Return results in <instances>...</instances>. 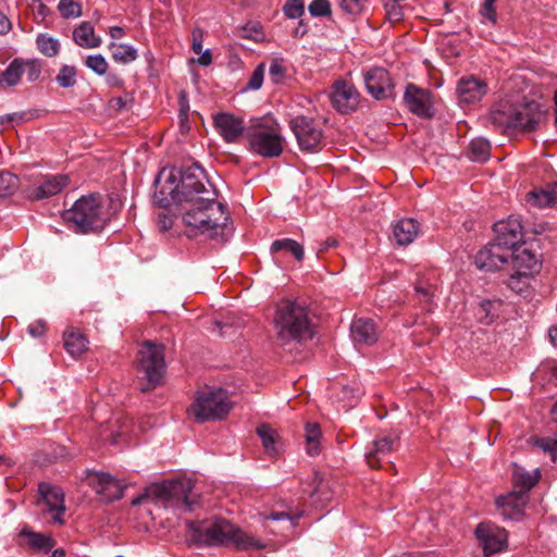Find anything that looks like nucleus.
<instances>
[{
    "mask_svg": "<svg viewBox=\"0 0 557 557\" xmlns=\"http://www.w3.org/2000/svg\"><path fill=\"white\" fill-rule=\"evenodd\" d=\"M187 527L190 539L201 545L231 547L237 550H258L264 547L260 540L221 517L189 521Z\"/></svg>",
    "mask_w": 557,
    "mask_h": 557,
    "instance_id": "obj_1",
    "label": "nucleus"
},
{
    "mask_svg": "<svg viewBox=\"0 0 557 557\" xmlns=\"http://www.w3.org/2000/svg\"><path fill=\"white\" fill-rule=\"evenodd\" d=\"M275 341L281 347L304 343L313 337V325L305 302L284 299L276 306L274 315Z\"/></svg>",
    "mask_w": 557,
    "mask_h": 557,
    "instance_id": "obj_2",
    "label": "nucleus"
},
{
    "mask_svg": "<svg viewBox=\"0 0 557 557\" xmlns=\"http://www.w3.org/2000/svg\"><path fill=\"white\" fill-rule=\"evenodd\" d=\"M187 205L189 208L184 211L183 221L188 227V236L208 233L213 239L219 236L224 239L223 231L230 221L225 205L218 202L215 197L200 198Z\"/></svg>",
    "mask_w": 557,
    "mask_h": 557,
    "instance_id": "obj_3",
    "label": "nucleus"
},
{
    "mask_svg": "<svg viewBox=\"0 0 557 557\" xmlns=\"http://www.w3.org/2000/svg\"><path fill=\"white\" fill-rule=\"evenodd\" d=\"M194 482L191 479H178L164 481L150 485L146 492L135 497L132 506H139L147 498L161 500L164 506H171L183 511H193L198 506V497L194 495Z\"/></svg>",
    "mask_w": 557,
    "mask_h": 557,
    "instance_id": "obj_4",
    "label": "nucleus"
},
{
    "mask_svg": "<svg viewBox=\"0 0 557 557\" xmlns=\"http://www.w3.org/2000/svg\"><path fill=\"white\" fill-rule=\"evenodd\" d=\"M63 219L73 224L74 231L81 234L99 232L104 228L108 221L96 195L76 200L73 207L63 213Z\"/></svg>",
    "mask_w": 557,
    "mask_h": 557,
    "instance_id": "obj_5",
    "label": "nucleus"
},
{
    "mask_svg": "<svg viewBox=\"0 0 557 557\" xmlns=\"http://www.w3.org/2000/svg\"><path fill=\"white\" fill-rule=\"evenodd\" d=\"M173 171L177 176L176 193L182 205L195 202L200 198L216 197L215 190L210 187L205 170L197 163L173 169Z\"/></svg>",
    "mask_w": 557,
    "mask_h": 557,
    "instance_id": "obj_6",
    "label": "nucleus"
},
{
    "mask_svg": "<svg viewBox=\"0 0 557 557\" xmlns=\"http://www.w3.org/2000/svg\"><path fill=\"white\" fill-rule=\"evenodd\" d=\"M232 408L228 394L223 388H206L197 392L189 413L199 423L223 419Z\"/></svg>",
    "mask_w": 557,
    "mask_h": 557,
    "instance_id": "obj_7",
    "label": "nucleus"
},
{
    "mask_svg": "<svg viewBox=\"0 0 557 557\" xmlns=\"http://www.w3.org/2000/svg\"><path fill=\"white\" fill-rule=\"evenodd\" d=\"M137 368L147 380V383L140 387L141 392H147L159 385L165 371L164 347L145 342L138 351Z\"/></svg>",
    "mask_w": 557,
    "mask_h": 557,
    "instance_id": "obj_8",
    "label": "nucleus"
},
{
    "mask_svg": "<svg viewBox=\"0 0 557 557\" xmlns=\"http://www.w3.org/2000/svg\"><path fill=\"white\" fill-rule=\"evenodd\" d=\"M284 138L276 122L263 121L249 134L250 150L263 158H276L283 151Z\"/></svg>",
    "mask_w": 557,
    "mask_h": 557,
    "instance_id": "obj_9",
    "label": "nucleus"
},
{
    "mask_svg": "<svg viewBox=\"0 0 557 557\" xmlns=\"http://www.w3.org/2000/svg\"><path fill=\"white\" fill-rule=\"evenodd\" d=\"M289 128L301 151L315 153L322 150L323 131L313 117L296 115L289 120Z\"/></svg>",
    "mask_w": 557,
    "mask_h": 557,
    "instance_id": "obj_10",
    "label": "nucleus"
},
{
    "mask_svg": "<svg viewBox=\"0 0 557 557\" xmlns=\"http://www.w3.org/2000/svg\"><path fill=\"white\" fill-rule=\"evenodd\" d=\"M87 484L99 494L103 500L111 503L119 500L124 495L125 486L115 478L106 472L86 471Z\"/></svg>",
    "mask_w": 557,
    "mask_h": 557,
    "instance_id": "obj_11",
    "label": "nucleus"
},
{
    "mask_svg": "<svg viewBox=\"0 0 557 557\" xmlns=\"http://www.w3.org/2000/svg\"><path fill=\"white\" fill-rule=\"evenodd\" d=\"M329 97L332 107L341 114L356 111L360 102V94L356 87L343 79L332 84Z\"/></svg>",
    "mask_w": 557,
    "mask_h": 557,
    "instance_id": "obj_12",
    "label": "nucleus"
},
{
    "mask_svg": "<svg viewBox=\"0 0 557 557\" xmlns=\"http://www.w3.org/2000/svg\"><path fill=\"white\" fill-rule=\"evenodd\" d=\"M404 102L412 114L421 119H431L434 115V99L429 89L409 84L404 94Z\"/></svg>",
    "mask_w": 557,
    "mask_h": 557,
    "instance_id": "obj_13",
    "label": "nucleus"
},
{
    "mask_svg": "<svg viewBox=\"0 0 557 557\" xmlns=\"http://www.w3.org/2000/svg\"><path fill=\"white\" fill-rule=\"evenodd\" d=\"M509 257H512V250L493 240L476 253L475 264L481 270H500L509 263Z\"/></svg>",
    "mask_w": 557,
    "mask_h": 557,
    "instance_id": "obj_14",
    "label": "nucleus"
},
{
    "mask_svg": "<svg viewBox=\"0 0 557 557\" xmlns=\"http://www.w3.org/2000/svg\"><path fill=\"white\" fill-rule=\"evenodd\" d=\"M493 230L494 240L505 248L512 250L522 242V225L518 218L510 216L508 220L498 221L494 224Z\"/></svg>",
    "mask_w": 557,
    "mask_h": 557,
    "instance_id": "obj_15",
    "label": "nucleus"
},
{
    "mask_svg": "<svg viewBox=\"0 0 557 557\" xmlns=\"http://www.w3.org/2000/svg\"><path fill=\"white\" fill-rule=\"evenodd\" d=\"M475 535L486 556L500 552L507 543L506 530L488 523H480L475 529Z\"/></svg>",
    "mask_w": 557,
    "mask_h": 557,
    "instance_id": "obj_16",
    "label": "nucleus"
},
{
    "mask_svg": "<svg viewBox=\"0 0 557 557\" xmlns=\"http://www.w3.org/2000/svg\"><path fill=\"white\" fill-rule=\"evenodd\" d=\"M486 92V83L473 75L460 78L456 88L459 101L467 104L480 101Z\"/></svg>",
    "mask_w": 557,
    "mask_h": 557,
    "instance_id": "obj_17",
    "label": "nucleus"
},
{
    "mask_svg": "<svg viewBox=\"0 0 557 557\" xmlns=\"http://www.w3.org/2000/svg\"><path fill=\"white\" fill-rule=\"evenodd\" d=\"M366 88L375 99H384L392 89L389 74L383 67H374L363 75Z\"/></svg>",
    "mask_w": 557,
    "mask_h": 557,
    "instance_id": "obj_18",
    "label": "nucleus"
},
{
    "mask_svg": "<svg viewBox=\"0 0 557 557\" xmlns=\"http://www.w3.org/2000/svg\"><path fill=\"white\" fill-rule=\"evenodd\" d=\"M70 177L65 174L48 175L40 183L28 189V197L34 200L50 198L59 194L67 184Z\"/></svg>",
    "mask_w": 557,
    "mask_h": 557,
    "instance_id": "obj_19",
    "label": "nucleus"
},
{
    "mask_svg": "<svg viewBox=\"0 0 557 557\" xmlns=\"http://www.w3.org/2000/svg\"><path fill=\"white\" fill-rule=\"evenodd\" d=\"M528 500V495L523 492L512 491L511 493L499 496L496 505L504 519L520 520L523 516V509Z\"/></svg>",
    "mask_w": 557,
    "mask_h": 557,
    "instance_id": "obj_20",
    "label": "nucleus"
},
{
    "mask_svg": "<svg viewBox=\"0 0 557 557\" xmlns=\"http://www.w3.org/2000/svg\"><path fill=\"white\" fill-rule=\"evenodd\" d=\"M214 126L227 143H236L245 129L244 121L240 117L224 112L214 116Z\"/></svg>",
    "mask_w": 557,
    "mask_h": 557,
    "instance_id": "obj_21",
    "label": "nucleus"
},
{
    "mask_svg": "<svg viewBox=\"0 0 557 557\" xmlns=\"http://www.w3.org/2000/svg\"><path fill=\"white\" fill-rule=\"evenodd\" d=\"M398 448V440L392 436H383L372 442V446L366 453V459L371 468L381 467L393 451Z\"/></svg>",
    "mask_w": 557,
    "mask_h": 557,
    "instance_id": "obj_22",
    "label": "nucleus"
},
{
    "mask_svg": "<svg viewBox=\"0 0 557 557\" xmlns=\"http://www.w3.org/2000/svg\"><path fill=\"white\" fill-rule=\"evenodd\" d=\"M350 336L355 344L370 346L377 341L379 331L372 319L359 318L350 325Z\"/></svg>",
    "mask_w": 557,
    "mask_h": 557,
    "instance_id": "obj_23",
    "label": "nucleus"
},
{
    "mask_svg": "<svg viewBox=\"0 0 557 557\" xmlns=\"http://www.w3.org/2000/svg\"><path fill=\"white\" fill-rule=\"evenodd\" d=\"M511 271H521L523 274L533 275L540 270V262L535 253L530 249H512V257H509Z\"/></svg>",
    "mask_w": 557,
    "mask_h": 557,
    "instance_id": "obj_24",
    "label": "nucleus"
},
{
    "mask_svg": "<svg viewBox=\"0 0 557 557\" xmlns=\"http://www.w3.org/2000/svg\"><path fill=\"white\" fill-rule=\"evenodd\" d=\"M39 493L41 494L44 500L46 502L49 510L55 511L53 520L55 522L62 523L63 520L61 519L60 516L65 511L64 494L62 490L58 486L41 483L39 485Z\"/></svg>",
    "mask_w": 557,
    "mask_h": 557,
    "instance_id": "obj_25",
    "label": "nucleus"
},
{
    "mask_svg": "<svg viewBox=\"0 0 557 557\" xmlns=\"http://www.w3.org/2000/svg\"><path fill=\"white\" fill-rule=\"evenodd\" d=\"M20 536L25 539V544L35 554H48L55 545L53 537L35 532L28 527L21 530Z\"/></svg>",
    "mask_w": 557,
    "mask_h": 557,
    "instance_id": "obj_26",
    "label": "nucleus"
},
{
    "mask_svg": "<svg viewBox=\"0 0 557 557\" xmlns=\"http://www.w3.org/2000/svg\"><path fill=\"white\" fill-rule=\"evenodd\" d=\"M176 180L177 176L172 170L166 182L160 187V189L156 190L153 201L160 208H169L173 203L182 205L178 201V194L176 193Z\"/></svg>",
    "mask_w": 557,
    "mask_h": 557,
    "instance_id": "obj_27",
    "label": "nucleus"
},
{
    "mask_svg": "<svg viewBox=\"0 0 557 557\" xmlns=\"http://www.w3.org/2000/svg\"><path fill=\"white\" fill-rule=\"evenodd\" d=\"M419 234V223L414 219H401L396 222L393 228V236L397 245L407 246L411 244Z\"/></svg>",
    "mask_w": 557,
    "mask_h": 557,
    "instance_id": "obj_28",
    "label": "nucleus"
},
{
    "mask_svg": "<svg viewBox=\"0 0 557 557\" xmlns=\"http://www.w3.org/2000/svg\"><path fill=\"white\" fill-rule=\"evenodd\" d=\"M76 45L83 48H97L101 45V38L95 36V29L90 22H82L73 32Z\"/></svg>",
    "mask_w": 557,
    "mask_h": 557,
    "instance_id": "obj_29",
    "label": "nucleus"
},
{
    "mask_svg": "<svg viewBox=\"0 0 557 557\" xmlns=\"http://www.w3.org/2000/svg\"><path fill=\"white\" fill-rule=\"evenodd\" d=\"M63 342L65 350L75 359L87 350V339L82 333L73 329L64 332Z\"/></svg>",
    "mask_w": 557,
    "mask_h": 557,
    "instance_id": "obj_30",
    "label": "nucleus"
},
{
    "mask_svg": "<svg viewBox=\"0 0 557 557\" xmlns=\"http://www.w3.org/2000/svg\"><path fill=\"white\" fill-rule=\"evenodd\" d=\"M528 202L539 208L555 205L557 202V184L530 191L528 195Z\"/></svg>",
    "mask_w": 557,
    "mask_h": 557,
    "instance_id": "obj_31",
    "label": "nucleus"
},
{
    "mask_svg": "<svg viewBox=\"0 0 557 557\" xmlns=\"http://www.w3.org/2000/svg\"><path fill=\"white\" fill-rule=\"evenodd\" d=\"M540 478L539 470H534L533 473L524 471L521 468H516L512 473L513 485L518 492H523L528 495V492L537 483Z\"/></svg>",
    "mask_w": 557,
    "mask_h": 557,
    "instance_id": "obj_32",
    "label": "nucleus"
},
{
    "mask_svg": "<svg viewBox=\"0 0 557 557\" xmlns=\"http://www.w3.org/2000/svg\"><path fill=\"white\" fill-rule=\"evenodd\" d=\"M286 251L295 257L297 261H302L305 257L304 247L292 238L276 239L271 245V252Z\"/></svg>",
    "mask_w": 557,
    "mask_h": 557,
    "instance_id": "obj_33",
    "label": "nucleus"
},
{
    "mask_svg": "<svg viewBox=\"0 0 557 557\" xmlns=\"http://www.w3.org/2000/svg\"><path fill=\"white\" fill-rule=\"evenodd\" d=\"M502 307V301L499 299H485L482 300L476 310V315L480 322L484 324H491L495 318L498 317L499 309Z\"/></svg>",
    "mask_w": 557,
    "mask_h": 557,
    "instance_id": "obj_34",
    "label": "nucleus"
},
{
    "mask_svg": "<svg viewBox=\"0 0 557 557\" xmlns=\"http://www.w3.org/2000/svg\"><path fill=\"white\" fill-rule=\"evenodd\" d=\"M112 59L122 64H127L135 61L138 57L137 50L129 45L111 42L109 45Z\"/></svg>",
    "mask_w": 557,
    "mask_h": 557,
    "instance_id": "obj_35",
    "label": "nucleus"
},
{
    "mask_svg": "<svg viewBox=\"0 0 557 557\" xmlns=\"http://www.w3.org/2000/svg\"><path fill=\"white\" fill-rule=\"evenodd\" d=\"M23 75V59H14L0 75V85L12 87L18 84Z\"/></svg>",
    "mask_w": 557,
    "mask_h": 557,
    "instance_id": "obj_36",
    "label": "nucleus"
},
{
    "mask_svg": "<svg viewBox=\"0 0 557 557\" xmlns=\"http://www.w3.org/2000/svg\"><path fill=\"white\" fill-rule=\"evenodd\" d=\"M491 145L484 138H475L469 144V158L474 162H485L490 159Z\"/></svg>",
    "mask_w": 557,
    "mask_h": 557,
    "instance_id": "obj_37",
    "label": "nucleus"
},
{
    "mask_svg": "<svg viewBox=\"0 0 557 557\" xmlns=\"http://www.w3.org/2000/svg\"><path fill=\"white\" fill-rule=\"evenodd\" d=\"M306 450L310 456L320 454L321 430L318 423H307L305 429Z\"/></svg>",
    "mask_w": 557,
    "mask_h": 557,
    "instance_id": "obj_38",
    "label": "nucleus"
},
{
    "mask_svg": "<svg viewBox=\"0 0 557 557\" xmlns=\"http://www.w3.org/2000/svg\"><path fill=\"white\" fill-rule=\"evenodd\" d=\"M36 45L38 50L48 58L57 57L61 48L59 39L48 34H38Z\"/></svg>",
    "mask_w": 557,
    "mask_h": 557,
    "instance_id": "obj_39",
    "label": "nucleus"
},
{
    "mask_svg": "<svg viewBox=\"0 0 557 557\" xmlns=\"http://www.w3.org/2000/svg\"><path fill=\"white\" fill-rule=\"evenodd\" d=\"M257 434L260 437L263 448L270 455L277 453L275 443L277 440V433L269 424L262 423L257 428Z\"/></svg>",
    "mask_w": 557,
    "mask_h": 557,
    "instance_id": "obj_40",
    "label": "nucleus"
},
{
    "mask_svg": "<svg viewBox=\"0 0 557 557\" xmlns=\"http://www.w3.org/2000/svg\"><path fill=\"white\" fill-rule=\"evenodd\" d=\"M513 129L533 131L537 124V119L530 113L528 109L512 110Z\"/></svg>",
    "mask_w": 557,
    "mask_h": 557,
    "instance_id": "obj_41",
    "label": "nucleus"
},
{
    "mask_svg": "<svg viewBox=\"0 0 557 557\" xmlns=\"http://www.w3.org/2000/svg\"><path fill=\"white\" fill-rule=\"evenodd\" d=\"M55 82L62 88H72L77 83V70L74 65L64 64L60 67Z\"/></svg>",
    "mask_w": 557,
    "mask_h": 557,
    "instance_id": "obj_42",
    "label": "nucleus"
},
{
    "mask_svg": "<svg viewBox=\"0 0 557 557\" xmlns=\"http://www.w3.org/2000/svg\"><path fill=\"white\" fill-rule=\"evenodd\" d=\"M532 276L528 273L523 274L521 271H512L508 277L507 285L511 290L522 294L529 287Z\"/></svg>",
    "mask_w": 557,
    "mask_h": 557,
    "instance_id": "obj_43",
    "label": "nucleus"
},
{
    "mask_svg": "<svg viewBox=\"0 0 557 557\" xmlns=\"http://www.w3.org/2000/svg\"><path fill=\"white\" fill-rule=\"evenodd\" d=\"M491 122L505 131L513 129V114L512 110L508 112L503 110H495L491 114Z\"/></svg>",
    "mask_w": 557,
    "mask_h": 557,
    "instance_id": "obj_44",
    "label": "nucleus"
},
{
    "mask_svg": "<svg viewBox=\"0 0 557 557\" xmlns=\"http://www.w3.org/2000/svg\"><path fill=\"white\" fill-rule=\"evenodd\" d=\"M84 63L89 70H91L97 75H104L109 67L106 58L100 53L88 55L85 59Z\"/></svg>",
    "mask_w": 557,
    "mask_h": 557,
    "instance_id": "obj_45",
    "label": "nucleus"
},
{
    "mask_svg": "<svg viewBox=\"0 0 557 557\" xmlns=\"http://www.w3.org/2000/svg\"><path fill=\"white\" fill-rule=\"evenodd\" d=\"M58 10L64 18L78 17L82 15L81 5L74 0H60Z\"/></svg>",
    "mask_w": 557,
    "mask_h": 557,
    "instance_id": "obj_46",
    "label": "nucleus"
},
{
    "mask_svg": "<svg viewBox=\"0 0 557 557\" xmlns=\"http://www.w3.org/2000/svg\"><path fill=\"white\" fill-rule=\"evenodd\" d=\"M18 178L10 172H0V197L11 194L17 186Z\"/></svg>",
    "mask_w": 557,
    "mask_h": 557,
    "instance_id": "obj_47",
    "label": "nucleus"
},
{
    "mask_svg": "<svg viewBox=\"0 0 557 557\" xmlns=\"http://www.w3.org/2000/svg\"><path fill=\"white\" fill-rule=\"evenodd\" d=\"M308 11L314 17L330 16L332 13L331 3L329 0H312Z\"/></svg>",
    "mask_w": 557,
    "mask_h": 557,
    "instance_id": "obj_48",
    "label": "nucleus"
},
{
    "mask_svg": "<svg viewBox=\"0 0 557 557\" xmlns=\"http://www.w3.org/2000/svg\"><path fill=\"white\" fill-rule=\"evenodd\" d=\"M41 63L36 60H23V74H26L28 82H35L41 74Z\"/></svg>",
    "mask_w": 557,
    "mask_h": 557,
    "instance_id": "obj_49",
    "label": "nucleus"
},
{
    "mask_svg": "<svg viewBox=\"0 0 557 557\" xmlns=\"http://www.w3.org/2000/svg\"><path fill=\"white\" fill-rule=\"evenodd\" d=\"M414 292L421 302H431L434 287L430 283L423 280H419L414 285Z\"/></svg>",
    "mask_w": 557,
    "mask_h": 557,
    "instance_id": "obj_50",
    "label": "nucleus"
},
{
    "mask_svg": "<svg viewBox=\"0 0 557 557\" xmlns=\"http://www.w3.org/2000/svg\"><path fill=\"white\" fill-rule=\"evenodd\" d=\"M283 12L288 18H298L305 13L302 0H287L283 7Z\"/></svg>",
    "mask_w": 557,
    "mask_h": 557,
    "instance_id": "obj_51",
    "label": "nucleus"
},
{
    "mask_svg": "<svg viewBox=\"0 0 557 557\" xmlns=\"http://www.w3.org/2000/svg\"><path fill=\"white\" fill-rule=\"evenodd\" d=\"M283 58H273L270 64L269 74L271 79L277 84L280 83L286 74V67L284 66Z\"/></svg>",
    "mask_w": 557,
    "mask_h": 557,
    "instance_id": "obj_52",
    "label": "nucleus"
},
{
    "mask_svg": "<svg viewBox=\"0 0 557 557\" xmlns=\"http://www.w3.org/2000/svg\"><path fill=\"white\" fill-rule=\"evenodd\" d=\"M264 77V64L260 63L252 72L247 85L246 89L258 90L261 88Z\"/></svg>",
    "mask_w": 557,
    "mask_h": 557,
    "instance_id": "obj_53",
    "label": "nucleus"
},
{
    "mask_svg": "<svg viewBox=\"0 0 557 557\" xmlns=\"http://www.w3.org/2000/svg\"><path fill=\"white\" fill-rule=\"evenodd\" d=\"M496 0H484L481 8V15L484 16L487 21H490L493 25L497 22V12L495 9Z\"/></svg>",
    "mask_w": 557,
    "mask_h": 557,
    "instance_id": "obj_54",
    "label": "nucleus"
},
{
    "mask_svg": "<svg viewBox=\"0 0 557 557\" xmlns=\"http://www.w3.org/2000/svg\"><path fill=\"white\" fill-rule=\"evenodd\" d=\"M339 7L349 14H359L363 10V0H337Z\"/></svg>",
    "mask_w": 557,
    "mask_h": 557,
    "instance_id": "obj_55",
    "label": "nucleus"
},
{
    "mask_svg": "<svg viewBox=\"0 0 557 557\" xmlns=\"http://www.w3.org/2000/svg\"><path fill=\"white\" fill-rule=\"evenodd\" d=\"M202 30L200 28H195L191 34V49L195 53L199 54L202 51Z\"/></svg>",
    "mask_w": 557,
    "mask_h": 557,
    "instance_id": "obj_56",
    "label": "nucleus"
},
{
    "mask_svg": "<svg viewBox=\"0 0 557 557\" xmlns=\"http://www.w3.org/2000/svg\"><path fill=\"white\" fill-rule=\"evenodd\" d=\"M131 101L127 98L114 97L110 100V107L116 111H123L131 108Z\"/></svg>",
    "mask_w": 557,
    "mask_h": 557,
    "instance_id": "obj_57",
    "label": "nucleus"
},
{
    "mask_svg": "<svg viewBox=\"0 0 557 557\" xmlns=\"http://www.w3.org/2000/svg\"><path fill=\"white\" fill-rule=\"evenodd\" d=\"M46 330V323L41 320L35 321L28 325V333L33 337H40L44 335Z\"/></svg>",
    "mask_w": 557,
    "mask_h": 557,
    "instance_id": "obj_58",
    "label": "nucleus"
},
{
    "mask_svg": "<svg viewBox=\"0 0 557 557\" xmlns=\"http://www.w3.org/2000/svg\"><path fill=\"white\" fill-rule=\"evenodd\" d=\"M173 225V219L172 216L165 214V213H160L158 215V227L161 232H166L169 231Z\"/></svg>",
    "mask_w": 557,
    "mask_h": 557,
    "instance_id": "obj_59",
    "label": "nucleus"
},
{
    "mask_svg": "<svg viewBox=\"0 0 557 557\" xmlns=\"http://www.w3.org/2000/svg\"><path fill=\"white\" fill-rule=\"evenodd\" d=\"M337 239L334 237H327L323 243L320 244V247L317 250V256L321 257L324 252L329 251L332 248L337 246Z\"/></svg>",
    "mask_w": 557,
    "mask_h": 557,
    "instance_id": "obj_60",
    "label": "nucleus"
},
{
    "mask_svg": "<svg viewBox=\"0 0 557 557\" xmlns=\"http://www.w3.org/2000/svg\"><path fill=\"white\" fill-rule=\"evenodd\" d=\"M541 447L544 451H548L553 459L557 457V440H546L541 443Z\"/></svg>",
    "mask_w": 557,
    "mask_h": 557,
    "instance_id": "obj_61",
    "label": "nucleus"
},
{
    "mask_svg": "<svg viewBox=\"0 0 557 557\" xmlns=\"http://www.w3.org/2000/svg\"><path fill=\"white\" fill-rule=\"evenodd\" d=\"M199 58L197 60V62L202 65V66H208L211 64L212 62V55H211V51L210 50H206V51H201V53H199Z\"/></svg>",
    "mask_w": 557,
    "mask_h": 557,
    "instance_id": "obj_62",
    "label": "nucleus"
},
{
    "mask_svg": "<svg viewBox=\"0 0 557 557\" xmlns=\"http://www.w3.org/2000/svg\"><path fill=\"white\" fill-rule=\"evenodd\" d=\"M11 29V22L0 12V35L7 34Z\"/></svg>",
    "mask_w": 557,
    "mask_h": 557,
    "instance_id": "obj_63",
    "label": "nucleus"
},
{
    "mask_svg": "<svg viewBox=\"0 0 557 557\" xmlns=\"http://www.w3.org/2000/svg\"><path fill=\"white\" fill-rule=\"evenodd\" d=\"M107 84L111 87H120L122 86L123 81L116 74L111 73L107 76Z\"/></svg>",
    "mask_w": 557,
    "mask_h": 557,
    "instance_id": "obj_64",
    "label": "nucleus"
}]
</instances>
